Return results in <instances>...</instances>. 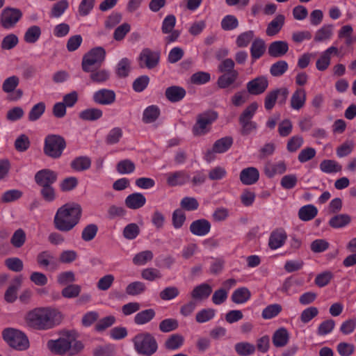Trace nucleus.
I'll return each instance as SVG.
<instances>
[{
	"label": "nucleus",
	"instance_id": "nucleus-37",
	"mask_svg": "<svg viewBox=\"0 0 356 356\" xmlns=\"http://www.w3.org/2000/svg\"><path fill=\"white\" fill-rule=\"evenodd\" d=\"M91 165V160L89 157L83 156L76 158L72 161L71 166L76 171H84Z\"/></svg>",
	"mask_w": 356,
	"mask_h": 356
},
{
	"label": "nucleus",
	"instance_id": "nucleus-61",
	"mask_svg": "<svg viewBox=\"0 0 356 356\" xmlns=\"http://www.w3.org/2000/svg\"><path fill=\"white\" fill-rule=\"evenodd\" d=\"M81 289L78 284H70L62 290V296L67 298H76L79 295Z\"/></svg>",
	"mask_w": 356,
	"mask_h": 356
},
{
	"label": "nucleus",
	"instance_id": "nucleus-54",
	"mask_svg": "<svg viewBox=\"0 0 356 356\" xmlns=\"http://www.w3.org/2000/svg\"><path fill=\"white\" fill-rule=\"evenodd\" d=\"M115 322L114 316H108L101 318L95 325V330L98 332H102L108 327L113 325Z\"/></svg>",
	"mask_w": 356,
	"mask_h": 356
},
{
	"label": "nucleus",
	"instance_id": "nucleus-4",
	"mask_svg": "<svg viewBox=\"0 0 356 356\" xmlns=\"http://www.w3.org/2000/svg\"><path fill=\"white\" fill-rule=\"evenodd\" d=\"M4 341L12 348L18 350H24L29 347L27 337L22 331L15 328H6L2 332Z\"/></svg>",
	"mask_w": 356,
	"mask_h": 356
},
{
	"label": "nucleus",
	"instance_id": "nucleus-63",
	"mask_svg": "<svg viewBox=\"0 0 356 356\" xmlns=\"http://www.w3.org/2000/svg\"><path fill=\"white\" fill-rule=\"evenodd\" d=\"M24 115L22 107L15 106L9 109L6 113V119L10 122H15L20 120Z\"/></svg>",
	"mask_w": 356,
	"mask_h": 356
},
{
	"label": "nucleus",
	"instance_id": "nucleus-47",
	"mask_svg": "<svg viewBox=\"0 0 356 356\" xmlns=\"http://www.w3.org/2000/svg\"><path fill=\"white\" fill-rule=\"evenodd\" d=\"M282 311V306L279 304H272L264 309L261 316L264 319H271L277 316Z\"/></svg>",
	"mask_w": 356,
	"mask_h": 356
},
{
	"label": "nucleus",
	"instance_id": "nucleus-58",
	"mask_svg": "<svg viewBox=\"0 0 356 356\" xmlns=\"http://www.w3.org/2000/svg\"><path fill=\"white\" fill-rule=\"evenodd\" d=\"M145 290V284L141 282H134L127 285L126 293L131 296L141 293Z\"/></svg>",
	"mask_w": 356,
	"mask_h": 356
},
{
	"label": "nucleus",
	"instance_id": "nucleus-21",
	"mask_svg": "<svg viewBox=\"0 0 356 356\" xmlns=\"http://www.w3.org/2000/svg\"><path fill=\"white\" fill-rule=\"evenodd\" d=\"M126 206L131 209H138L143 207L146 203L145 197L140 193H134L129 195L125 199Z\"/></svg>",
	"mask_w": 356,
	"mask_h": 356
},
{
	"label": "nucleus",
	"instance_id": "nucleus-10",
	"mask_svg": "<svg viewBox=\"0 0 356 356\" xmlns=\"http://www.w3.org/2000/svg\"><path fill=\"white\" fill-rule=\"evenodd\" d=\"M159 61V54L149 49H143L139 56V65L141 67L152 69L154 67Z\"/></svg>",
	"mask_w": 356,
	"mask_h": 356
},
{
	"label": "nucleus",
	"instance_id": "nucleus-30",
	"mask_svg": "<svg viewBox=\"0 0 356 356\" xmlns=\"http://www.w3.org/2000/svg\"><path fill=\"white\" fill-rule=\"evenodd\" d=\"M102 111L97 108H88L81 111L79 117L86 121H95L102 117Z\"/></svg>",
	"mask_w": 356,
	"mask_h": 356
},
{
	"label": "nucleus",
	"instance_id": "nucleus-15",
	"mask_svg": "<svg viewBox=\"0 0 356 356\" xmlns=\"http://www.w3.org/2000/svg\"><path fill=\"white\" fill-rule=\"evenodd\" d=\"M211 227V223L207 220L201 218L191 222L190 231L195 236H204L209 233Z\"/></svg>",
	"mask_w": 356,
	"mask_h": 356
},
{
	"label": "nucleus",
	"instance_id": "nucleus-60",
	"mask_svg": "<svg viewBox=\"0 0 356 356\" xmlns=\"http://www.w3.org/2000/svg\"><path fill=\"white\" fill-rule=\"evenodd\" d=\"M141 276L144 280L148 281H154L161 277V273L159 270L154 268H145L141 272Z\"/></svg>",
	"mask_w": 356,
	"mask_h": 356
},
{
	"label": "nucleus",
	"instance_id": "nucleus-49",
	"mask_svg": "<svg viewBox=\"0 0 356 356\" xmlns=\"http://www.w3.org/2000/svg\"><path fill=\"white\" fill-rule=\"evenodd\" d=\"M186 219V214L182 210L179 209L175 210L172 216V222L174 228L176 229L181 228L185 223Z\"/></svg>",
	"mask_w": 356,
	"mask_h": 356
},
{
	"label": "nucleus",
	"instance_id": "nucleus-42",
	"mask_svg": "<svg viewBox=\"0 0 356 356\" xmlns=\"http://www.w3.org/2000/svg\"><path fill=\"white\" fill-rule=\"evenodd\" d=\"M184 338L182 335L175 334L171 335L165 343L166 348L172 350L179 348L184 344Z\"/></svg>",
	"mask_w": 356,
	"mask_h": 356
},
{
	"label": "nucleus",
	"instance_id": "nucleus-48",
	"mask_svg": "<svg viewBox=\"0 0 356 356\" xmlns=\"http://www.w3.org/2000/svg\"><path fill=\"white\" fill-rule=\"evenodd\" d=\"M30 145V139L26 134H20L15 139V147L18 152H23L26 151Z\"/></svg>",
	"mask_w": 356,
	"mask_h": 356
},
{
	"label": "nucleus",
	"instance_id": "nucleus-18",
	"mask_svg": "<svg viewBox=\"0 0 356 356\" xmlns=\"http://www.w3.org/2000/svg\"><path fill=\"white\" fill-rule=\"evenodd\" d=\"M259 178V170L254 167L246 168L241 170L240 180L245 185H252L256 183Z\"/></svg>",
	"mask_w": 356,
	"mask_h": 356
},
{
	"label": "nucleus",
	"instance_id": "nucleus-57",
	"mask_svg": "<svg viewBox=\"0 0 356 356\" xmlns=\"http://www.w3.org/2000/svg\"><path fill=\"white\" fill-rule=\"evenodd\" d=\"M76 280L74 272L69 270L59 273L57 276V282L60 285H67Z\"/></svg>",
	"mask_w": 356,
	"mask_h": 356
},
{
	"label": "nucleus",
	"instance_id": "nucleus-1",
	"mask_svg": "<svg viewBox=\"0 0 356 356\" xmlns=\"http://www.w3.org/2000/svg\"><path fill=\"white\" fill-rule=\"evenodd\" d=\"M63 315L51 307H38L28 312L24 317L26 324L37 330L51 329L61 322Z\"/></svg>",
	"mask_w": 356,
	"mask_h": 356
},
{
	"label": "nucleus",
	"instance_id": "nucleus-2",
	"mask_svg": "<svg viewBox=\"0 0 356 356\" xmlns=\"http://www.w3.org/2000/svg\"><path fill=\"white\" fill-rule=\"evenodd\" d=\"M81 216L82 208L79 204H65L59 207L54 215V227L60 232H70L79 223Z\"/></svg>",
	"mask_w": 356,
	"mask_h": 356
},
{
	"label": "nucleus",
	"instance_id": "nucleus-41",
	"mask_svg": "<svg viewBox=\"0 0 356 356\" xmlns=\"http://www.w3.org/2000/svg\"><path fill=\"white\" fill-rule=\"evenodd\" d=\"M96 0H81L78 6V14L81 17L89 15L95 8Z\"/></svg>",
	"mask_w": 356,
	"mask_h": 356
},
{
	"label": "nucleus",
	"instance_id": "nucleus-39",
	"mask_svg": "<svg viewBox=\"0 0 356 356\" xmlns=\"http://www.w3.org/2000/svg\"><path fill=\"white\" fill-rule=\"evenodd\" d=\"M154 316V310L152 309H147L137 313L134 317V322L137 325H144L153 319Z\"/></svg>",
	"mask_w": 356,
	"mask_h": 356
},
{
	"label": "nucleus",
	"instance_id": "nucleus-5",
	"mask_svg": "<svg viewBox=\"0 0 356 356\" xmlns=\"http://www.w3.org/2000/svg\"><path fill=\"white\" fill-rule=\"evenodd\" d=\"M66 147L64 138L58 135H48L44 139V152L47 156L59 158Z\"/></svg>",
	"mask_w": 356,
	"mask_h": 356
},
{
	"label": "nucleus",
	"instance_id": "nucleus-34",
	"mask_svg": "<svg viewBox=\"0 0 356 356\" xmlns=\"http://www.w3.org/2000/svg\"><path fill=\"white\" fill-rule=\"evenodd\" d=\"M318 213V209L312 204L302 207L298 211L299 218L303 221L313 219Z\"/></svg>",
	"mask_w": 356,
	"mask_h": 356
},
{
	"label": "nucleus",
	"instance_id": "nucleus-52",
	"mask_svg": "<svg viewBox=\"0 0 356 356\" xmlns=\"http://www.w3.org/2000/svg\"><path fill=\"white\" fill-rule=\"evenodd\" d=\"M159 115V110L155 106H149L143 112V120L147 123L155 121Z\"/></svg>",
	"mask_w": 356,
	"mask_h": 356
},
{
	"label": "nucleus",
	"instance_id": "nucleus-29",
	"mask_svg": "<svg viewBox=\"0 0 356 356\" xmlns=\"http://www.w3.org/2000/svg\"><path fill=\"white\" fill-rule=\"evenodd\" d=\"M351 217L345 213H341L332 217L329 220V225L335 229L344 227L350 224Z\"/></svg>",
	"mask_w": 356,
	"mask_h": 356
},
{
	"label": "nucleus",
	"instance_id": "nucleus-9",
	"mask_svg": "<svg viewBox=\"0 0 356 356\" xmlns=\"http://www.w3.org/2000/svg\"><path fill=\"white\" fill-rule=\"evenodd\" d=\"M106 51L98 47L92 49L83 58L82 67L85 72H90L95 65H99L105 58Z\"/></svg>",
	"mask_w": 356,
	"mask_h": 356
},
{
	"label": "nucleus",
	"instance_id": "nucleus-55",
	"mask_svg": "<svg viewBox=\"0 0 356 356\" xmlns=\"http://www.w3.org/2000/svg\"><path fill=\"white\" fill-rule=\"evenodd\" d=\"M135 170L134 163L130 160H123L118 163L117 170L120 174L125 175L133 172Z\"/></svg>",
	"mask_w": 356,
	"mask_h": 356
},
{
	"label": "nucleus",
	"instance_id": "nucleus-26",
	"mask_svg": "<svg viewBox=\"0 0 356 356\" xmlns=\"http://www.w3.org/2000/svg\"><path fill=\"white\" fill-rule=\"evenodd\" d=\"M289 49L288 44L284 41L273 42L268 48V54L273 57H280L285 54Z\"/></svg>",
	"mask_w": 356,
	"mask_h": 356
},
{
	"label": "nucleus",
	"instance_id": "nucleus-17",
	"mask_svg": "<svg viewBox=\"0 0 356 356\" xmlns=\"http://www.w3.org/2000/svg\"><path fill=\"white\" fill-rule=\"evenodd\" d=\"M115 99V94L113 91L102 89L93 94V100L102 105H109L114 102Z\"/></svg>",
	"mask_w": 356,
	"mask_h": 356
},
{
	"label": "nucleus",
	"instance_id": "nucleus-6",
	"mask_svg": "<svg viewBox=\"0 0 356 356\" xmlns=\"http://www.w3.org/2000/svg\"><path fill=\"white\" fill-rule=\"evenodd\" d=\"M218 118L216 111H209L199 115L197 121L193 127V132L195 136H202L210 131L211 124Z\"/></svg>",
	"mask_w": 356,
	"mask_h": 356
},
{
	"label": "nucleus",
	"instance_id": "nucleus-53",
	"mask_svg": "<svg viewBox=\"0 0 356 356\" xmlns=\"http://www.w3.org/2000/svg\"><path fill=\"white\" fill-rule=\"evenodd\" d=\"M258 106H259L257 102L251 103L240 115L239 121H251L258 108Z\"/></svg>",
	"mask_w": 356,
	"mask_h": 356
},
{
	"label": "nucleus",
	"instance_id": "nucleus-56",
	"mask_svg": "<svg viewBox=\"0 0 356 356\" xmlns=\"http://www.w3.org/2000/svg\"><path fill=\"white\" fill-rule=\"evenodd\" d=\"M215 316V310L213 309H204L196 314L195 319L200 323H203L212 319Z\"/></svg>",
	"mask_w": 356,
	"mask_h": 356
},
{
	"label": "nucleus",
	"instance_id": "nucleus-8",
	"mask_svg": "<svg viewBox=\"0 0 356 356\" xmlns=\"http://www.w3.org/2000/svg\"><path fill=\"white\" fill-rule=\"evenodd\" d=\"M22 17L19 9L7 7L2 10L0 15V24L6 30H11Z\"/></svg>",
	"mask_w": 356,
	"mask_h": 356
},
{
	"label": "nucleus",
	"instance_id": "nucleus-25",
	"mask_svg": "<svg viewBox=\"0 0 356 356\" xmlns=\"http://www.w3.org/2000/svg\"><path fill=\"white\" fill-rule=\"evenodd\" d=\"M306 92L304 89L298 88L292 95L291 98V106L294 110H299L305 104Z\"/></svg>",
	"mask_w": 356,
	"mask_h": 356
},
{
	"label": "nucleus",
	"instance_id": "nucleus-16",
	"mask_svg": "<svg viewBox=\"0 0 356 356\" xmlns=\"http://www.w3.org/2000/svg\"><path fill=\"white\" fill-rule=\"evenodd\" d=\"M57 174L49 169L38 171L35 176V180L38 184L42 186H50L56 181Z\"/></svg>",
	"mask_w": 356,
	"mask_h": 356
},
{
	"label": "nucleus",
	"instance_id": "nucleus-24",
	"mask_svg": "<svg viewBox=\"0 0 356 356\" xmlns=\"http://www.w3.org/2000/svg\"><path fill=\"white\" fill-rule=\"evenodd\" d=\"M289 341V333L286 329L280 327L277 330L273 336V343L275 347H284Z\"/></svg>",
	"mask_w": 356,
	"mask_h": 356
},
{
	"label": "nucleus",
	"instance_id": "nucleus-7",
	"mask_svg": "<svg viewBox=\"0 0 356 356\" xmlns=\"http://www.w3.org/2000/svg\"><path fill=\"white\" fill-rule=\"evenodd\" d=\"M135 348L138 353L150 355L157 349L155 339L149 334H140L134 340Z\"/></svg>",
	"mask_w": 356,
	"mask_h": 356
},
{
	"label": "nucleus",
	"instance_id": "nucleus-36",
	"mask_svg": "<svg viewBox=\"0 0 356 356\" xmlns=\"http://www.w3.org/2000/svg\"><path fill=\"white\" fill-rule=\"evenodd\" d=\"M68 7L69 3L67 0H60L58 1L53 5L49 13V17L51 18L56 19L60 17L68 8Z\"/></svg>",
	"mask_w": 356,
	"mask_h": 356
},
{
	"label": "nucleus",
	"instance_id": "nucleus-28",
	"mask_svg": "<svg viewBox=\"0 0 356 356\" xmlns=\"http://www.w3.org/2000/svg\"><path fill=\"white\" fill-rule=\"evenodd\" d=\"M333 35V26L330 24L323 25L315 33L314 40L318 42L328 41Z\"/></svg>",
	"mask_w": 356,
	"mask_h": 356
},
{
	"label": "nucleus",
	"instance_id": "nucleus-19",
	"mask_svg": "<svg viewBox=\"0 0 356 356\" xmlns=\"http://www.w3.org/2000/svg\"><path fill=\"white\" fill-rule=\"evenodd\" d=\"M19 83V79L17 76H10L6 78L2 83V90L5 93H10L15 91L18 98L22 96V91L20 89L16 90Z\"/></svg>",
	"mask_w": 356,
	"mask_h": 356
},
{
	"label": "nucleus",
	"instance_id": "nucleus-40",
	"mask_svg": "<svg viewBox=\"0 0 356 356\" xmlns=\"http://www.w3.org/2000/svg\"><path fill=\"white\" fill-rule=\"evenodd\" d=\"M19 43V38L15 33H10L6 35L1 42V48L3 50L14 49Z\"/></svg>",
	"mask_w": 356,
	"mask_h": 356
},
{
	"label": "nucleus",
	"instance_id": "nucleus-13",
	"mask_svg": "<svg viewBox=\"0 0 356 356\" xmlns=\"http://www.w3.org/2000/svg\"><path fill=\"white\" fill-rule=\"evenodd\" d=\"M268 86V81L266 76H258L247 83V90L249 93L257 95L263 93Z\"/></svg>",
	"mask_w": 356,
	"mask_h": 356
},
{
	"label": "nucleus",
	"instance_id": "nucleus-31",
	"mask_svg": "<svg viewBox=\"0 0 356 356\" xmlns=\"http://www.w3.org/2000/svg\"><path fill=\"white\" fill-rule=\"evenodd\" d=\"M186 95V91L183 88L179 86H171L166 89V97L172 102H176L182 99Z\"/></svg>",
	"mask_w": 356,
	"mask_h": 356
},
{
	"label": "nucleus",
	"instance_id": "nucleus-27",
	"mask_svg": "<svg viewBox=\"0 0 356 356\" xmlns=\"http://www.w3.org/2000/svg\"><path fill=\"white\" fill-rule=\"evenodd\" d=\"M251 293L246 287L236 289L232 295V300L236 304H244L250 300Z\"/></svg>",
	"mask_w": 356,
	"mask_h": 356
},
{
	"label": "nucleus",
	"instance_id": "nucleus-59",
	"mask_svg": "<svg viewBox=\"0 0 356 356\" xmlns=\"http://www.w3.org/2000/svg\"><path fill=\"white\" fill-rule=\"evenodd\" d=\"M139 232V227L136 223H130L124 227L123 235L127 239L132 240L138 236Z\"/></svg>",
	"mask_w": 356,
	"mask_h": 356
},
{
	"label": "nucleus",
	"instance_id": "nucleus-64",
	"mask_svg": "<svg viewBox=\"0 0 356 356\" xmlns=\"http://www.w3.org/2000/svg\"><path fill=\"white\" fill-rule=\"evenodd\" d=\"M318 314V310L315 307H309L304 309L300 314V320L303 323H309Z\"/></svg>",
	"mask_w": 356,
	"mask_h": 356
},
{
	"label": "nucleus",
	"instance_id": "nucleus-33",
	"mask_svg": "<svg viewBox=\"0 0 356 356\" xmlns=\"http://www.w3.org/2000/svg\"><path fill=\"white\" fill-rule=\"evenodd\" d=\"M42 31L40 26L33 25L26 31L24 40L26 42L33 44L36 42L40 38Z\"/></svg>",
	"mask_w": 356,
	"mask_h": 356
},
{
	"label": "nucleus",
	"instance_id": "nucleus-62",
	"mask_svg": "<svg viewBox=\"0 0 356 356\" xmlns=\"http://www.w3.org/2000/svg\"><path fill=\"white\" fill-rule=\"evenodd\" d=\"M179 294V290L175 286H168L165 288L160 293V297L164 300H171L177 297Z\"/></svg>",
	"mask_w": 356,
	"mask_h": 356
},
{
	"label": "nucleus",
	"instance_id": "nucleus-23",
	"mask_svg": "<svg viewBox=\"0 0 356 356\" xmlns=\"http://www.w3.org/2000/svg\"><path fill=\"white\" fill-rule=\"evenodd\" d=\"M286 171V165L284 161H278L277 163H268L264 169L266 175L272 178L277 175H282Z\"/></svg>",
	"mask_w": 356,
	"mask_h": 356
},
{
	"label": "nucleus",
	"instance_id": "nucleus-45",
	"mask_svg": "<svg viewBox=\"0 0 356 356\" xmlns=\"http://www.w3.org/2000/svg\"><path fill=\"white\" fill-rule=\"evenodd\" d=\"M46 108L45 104L44 102H39L34 105L29 113V120L30 121H36L38 120L44 113Z\"/></svg>",
	"mask_w": 356,
	"mask_h": 356
},
{
	"label": "nucleus",
	"instance_id": "nucleus-43",
	"mask_svg": "<svg viewBox=\"0 0 356 356\" xmlns=\"http://www.w3.org/2000/svg\"><path fill=\"white\" fill-rule=\"evenodd\" d=\"M232 143L231 137L222 138L214 143L213 150L216 153H223L229 149Z\"/></svg>",
	"mask_w": 356,
	"mask_h": 356
},
{
	"label": "nucleus",
	"instance_id": "nucleus-51",
	"mask_svg": "<svg viewBox=\"0 0 356 356\" xmlns=\"http://www.w3.org/2000/svg\"><path fill=\"white\" fill-rule=\"evenodd\" d=\"M153 258V254L149 250H145L136 254L133 258V262L138 266H144Z\"/></svg>",
	"mask_w": 356,
	"mask_h": 356
},
{
	"label": "nucleus",
	"instance_id": "nucleus-35",
	"mask_svg": "<svg viewBox=\"0 0 356 356\" xmlns=\"http://www.w3.org/2000/svg\"><path fill=\"white\" fill-rule=\"evenodd\" d=\"M285 17L283 15H278L268 24L266 33L268 35H274L277 34L282 29L284 23Z\"/></svg>",
	"mask_w": 356,
	"mask_h": 356
},
{
	"label": "nucleus",
	"instance_id": "nucleus-22",
	"mask_svg": "<svg viewBox=\"0 0 356 356\" xmlns=\"http://www.w3.org/2000/svg\"><path fill=\"white\" fill-rule=\"evenodd\" d=\"M212 292V288L208 284H201L195 286L191 291V298L195 301L207 299Z\"/></svg>",
	"mask_w": 356,
	"mask_h": 356
},
{
	"label": "nucleus",
	"instance_id": "nucleus-50",
	"mask_svg": "<svg viewBox=\"0 0 356 356\" xmlns=\"http://www.w3.org/2000/svg\"><path fill=\"white\" fill-rule=\"evenodd\" d=\"M237 76L236 71L231 72L230 73H225L219 77L218 80V85L221 88H227L234 82Z\"/></svg>",
	"mask_w": 356,
	"mask_h": 356
},
{
	"label": "nucleus",
	"instance_id": "nucleus-44",
	"mask_svg": "<svg viewBox=\"0 0 356 356\" xmlns=\"http://www.w3.org/2000/svg\"><path fill=\"white\" fill-rule=\"evenodd\" d=\"M266 50L264 42L261 39L255 40L251 46V56L254 59L260 58Z\"/></svg>",
	"mask_w": 356,
	"mask_h": 356
},
{
	"label": "nucleus",
	"instance_id": "nucleus-14",
	"mask_svg": "<svg viewBox=\"0 0 356 356\" xmlns=\"http://www.w3.org/2000/svg\"><path fill=\"white\" fill-rule=\"evenodd\" d=\"M287 238V234L283 229H276L269 236L268 247L273 250L282 248Z\"/></svg>",
	"mask_w": 356,
	"mask_h": 356
},
{
	"label": "nucleus",
	"instance_id": "nucleus-11",
	"mask_svg": "<svg viewBox=\"0 0 356 356\" xmlns=\"http://www.w3.org/2000/svg\"><path fill=\"white\" fill-rule=\"evenodd\" d=\"M288 95L289 90L287 88L276 89L269 92L265 97V108L266 110H271L275 105L276 101L279 96L282 97V99L280 100V103H284L288 97Z\"/></svg>",
	"mask_w": 356,
	"mask_h": 356
},
{
	"label": "nucleus",
	"instance_id": "nucleus-12",
	"mask_svg": "<svg viewBox=\"0 0 356 356\" xmlns=\"http://www.w3.org/2000/svg\"><path fill=\"white\" fill-rule=\"evenodd\" d=\"M338 53V48L335 46H330L321 52L316 63L317 70L319 71L326 70L330 65L332 55H337Z\"/></svg>",
	"mask_w": 356,
	"mask_h": 356
},
{
	"label": "nucleus",
	"instance_id": "nucleus-38",
	"mask_svg": "<svg viewBox=\"0 0 356 356\" xmlns=\"http://www.w3.org/2000/svg\"><path fill=\"white\" fill-rule=\"evenodd\" d=\"M320 169L327 174L336 173L341 170V166L336 161L324 160L320 163Z\"/></svg>",
	"mask_w": 356,
	"mask_h": 356
},
{
	"label": "nucleus",
	"instance_id": "nucleus-20",
	"mask_svg": "<svg viewBox=\"0 0 356 356\" xmlns=\"http://www.w3.org/2000/svg\"><path fill=\"white\" fill-rule=\"evenodd\" d=\"M167 183L171 186L183 185L188 181L190 176L184 171H177L166 175Z\"/></svg>",
	"mask_w": 356,
	"mask_h": 356
},
{
	"label": "nucleus",
	"instance_id": "nucleus-3",
	"mask_svg": "<svg viewBox=\"0 0 356 356\" xmlns=\"http://www.w3.org/2000/svg\"><path fill=\"white\" fill-rule=\"evenodd\" d=\"M47 346L51 353L60 355L66 353L74 355L83 348L81 342L76 341L75 334L70 331L61 333L60 337L57 339L49 340Z\"/></svg>",
	"mask_w": 356,
	"mask_h": 356
},
{
	"label": "nucleus",
	"instance_id": "nucleus-46",
	"mask_svg": "<svg viewBox=\"0 0 356 356\" xmlns=\"http://www.w3.org/2000/svg\"><path fill=\"white\" fill-rule=\"evenodd\" d=\"M236 353L242 356H248L254 353L255 346L254 344L248 342H240L235 345Z\"/></svg>",
	"mask_w": 356,
	"mask_h": 356
},
{
	"label": "nucleus",
	"instance_id": "nucleus-32",
	"mask_svg": "<svg viewBox=\"0 0 356 356\" xmlns=\"http://www.w3.org/2000/svg\"><path fill=\"white\" fill-rule=\"evenodd\" d=\"M22 279L17 277L14 280L13 284L9 286L5 293V300L8 302H13L17 298V291L21 286Z\"/></svg>",
	"mask_w": 356,
	"mask_h": 356
}]
</instances>
